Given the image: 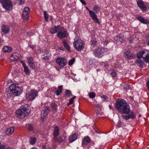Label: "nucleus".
Returning a JSON list of instances; mask_svg holds the SVG:
<instances>
[{
    "label": "nucleus",
    "instance_id": "obj_1",
    "mask_svg": "<svg viewBox=\"0 0 149 149\" xmlns=\"http://www.w3.org/2000/svg\"><path fill=\"white\" fill-rule=\"evenodd\" d=\"M117 111L121 114H129V119H133L136 117L134 113L131 111L130 107L129 104L124 100L118 98L116 100L115 104Z\"/></svg>",
    "mask_w": 149,
    "mask_h": 149
},
{
    "label": "nucleus",
    "instance_id": "obj_2",
    "mask_svg": "<svg viewBox=\"0 0 149 149\" xmlns=\"http://www.w3.org/2000/svg\"><path fill=\"white\" fill-rule=\"evenodd\" d=\"M31 109L29 106L27 104L22 105L19 109L16 111L17 117L19 118H23L29 115L31 112Z\"/></svg>",
    "mask_w": 149,
    "mask_h": 149
},
{
    "label": "nucleus",
    "instance_id": "obj_3",
    "mask_svg": "<svg viewBox=\"0 0 149 149\" xmlns=\"http://www.w3.org/2000/svg\"><path fill=\"white\" fill-rule=\"evenodd\" d=\"M74 48L77 51H80L82 50L85 46V42L82 40L79 39L74 40L73 43Z\"/></svg>",
    "mask_w": 149,
    "mask_h": 149
},
{
    "label": "nucleus",
    "instance_id": "obj_4",
    "mask_svg": "<svg viewBox=\"0 0 149 149\" xmlns=\"http://www.w3.org/2000/svg\"><path fill=\"white\" fill-rule=\"evenodd\" d=\"M3 8L6 10H10L13 7V4L10 0H0Z\"/></svg>",
    "mask_w": 149,
    "mask_h": 149
},
{
    "label": "nucleus",
    "instance_id": "obj_5",
    "mask_svg": "<svg viewBox=\"0 0 149 149\" xmlns=\"http://www.w3.org/2000/svg\"><path fill=\"white\" fill-rule=\"evenodd\" d=\"M38 95V92L36 90H31L26 95V99L28 101H32Z\"/></svg>",
    "mask_w": 149,
    "mask_h": 149
},
{
    "label": "nucleus",
    "instance_id": "obj_6",
    "mask_svg": "<svg viewBox=\"0 0 149 149\" xmlns=\"http://www.w3.org/2000/svg\"><path fill=\"white\" fill-rule=\"evenodd\" d=\"M91 140L89 137H84L82 141L81 146L84 148L88 149L91 146Z\"/></svg>",
    "mask_w": 149,
    "mask_h": 149
},
{
    "label": "nucleus",
    "instance_id": "obj_7",
    "mask_svg": "<svg viewBox=\"0 0 149 149\" xmlns=\"http://www.w3.org/2000/svg\"><path fill=\"white\" fill-rule=\"evenodd\" d=\"M9 89L12 94L18 96L20 94V88L15 84H11L9 87Z\"/></svg>",
    "mask_w": 149,
    "mask_h": 149
},
{
    "label": "nucleus",
    "instance_id": "obj_8",
    "mask_svg": "<svg viewBox=\"0 0 149 149\" xmlns=\"http://www.w3.org/2000/svg\"><path fill=\"white\" fill-rule=\"evenodd\" d=\"M60 30V31H59L57 34V36L58 38L62 39L68 36V33L66 29L63 27H62Z\"/></svg>",
    "mask_w": 149,
    "mask_h": 149
},
{
    "label": "nucleus",
    "instance_id": "obj_9",
    "mask_svg": "<svg viewBox=\"0 0 149 149\" xmlns=\"http://www.w3.org/2000/svg\"><path fill=\"white\" fill-rule=\"evenodd\" d=\"M85 7L86 9L88 11L90 16L94 21L95 23H100L97 17V16L95 14V12L89 10L88 8L86 6H85Z\"/></svg>",
    "mask_w": 149,
    "mask_h": 149
},
{
    "label": "nucleus",
    "instance_id": "obj_10",
    "mask_svg": "<svg viewBox=\"0 0 149 149\" xmlns=\"http://www.w3.org/2000/svg\"><path fill=\"white\" fill-rule=\"evenodd\" d=\"M123 55L125 58L128 60L133 59L136 56L134 54L131 53V51L129 50L124 52Z\"/></svg>",
    "mask_w": 149,
    "mask_h": 149
},
{
    "label": "nucleus",
    "instance_id": "obj_11",
    "mask_svg": "<svg viewBox=\"0 0 149 149\" xmlns=\"http://www.w3.org/2000/svg\"><path fill=\"white\" fill-rule=\"evenodd\" d=\"M93 54L96 57L98 58L102 57L104 56V52L101 48L98 47L93 52Z\"/></svg>",
    "mask_w": 149,
    "mask_h": 149
},
{
    "label": "nucleus",
    "instance_id": "obj_12",
    "mask_svg": "<svg viewBox=\"0 0 149 149\" xmlns=\"http://www.w3.org/2000/svg\"><path fill=\"white\" fill-rule=\"evenodd\" d=\"M21 57V55L19 53L16 52L13 53L10 56L9 58L11 62H14L16 61L18 59H19Z\"/></svg>",
    "mask_w": 149,
    "mask_h": 149
},
{
    "label": "nucleus",
    "instance_id": "obj_13",
    "mask_svg": "<svg viewBox=\"0 0 149 149\" xmlns=\"http://www.w3.org/2000/svg\"><path fill=\"white\" fill-rule=\"evenodd\" d=\"M137 4L140 9L143 11H146L147 10V6H146L143 1L141 0H139L137 1Z\"/></svg>",
    "mask_w": 149,
    "mask_h": 149
},
{
    "label": "nucleus",
    "instance_id": "obj_14",
    "mask_svg": "<svg viewBox=\"0 0 149 149\" xmlns=\"http://www.w3.org/2000/svg\"><path fill=\"white\" fill-rule=\"evenodd\" d=\"M56 62L58 65L61 67L65 66L67 64L66 60L65 58L60 57L56 59Z\"/></svg>",
    "mask_w": 149,
    "mask_h": 149
},
{
    "label": "nucleus",
    "instance_id": "obj_15",
    "mask_svg": "<svg viewBox=\"0 0 149 149\" xmlns=\"http://www.w3.org/2000/svg\"><path fill=\"white\" fill-rule=\"evenodd\" d=\"M61 28V27L60 25L54 26L50 29L49 32L53 34L59 31Z\"/></svg>",
    "mask_w": 149,
    "mask_h": 149
},
{
    "label": "nucleus",
    "instance_id": "obj_16",
    "mask_svg": "<svg viewBox=\"0 0 149 149\" xmlns=\"http://www.w3.org/2000/svg\"><path fill=\"white\" fill-rule=\"evenodd\" d=\"M136 18L143 24H149V20L145 19L143 17L140 15H136Z\"/></svg>",
    "mask_w": 149,
    "mask_h": 149
},
{
    "label": "nucleus",
    "instance_id": "obj_17",
    "mask_svg": "<svg viewBox=\"0 0 149 149\" xmlns=\"http://www.w3.org/2000/svg\"><path fill=\"white\" fill-rule=\"evenodd\" d=\"M78 136V134L76 133H74L70 135L68 138L69 143H71L75 141L77 139Z\"/></svg>",
    "mask_w": 149,
    "mask_h": 149
},
{
    "label": "nucleus",
    "instance_id": "obj_18",
    "mask_svg": "<svg viewBox=\"0 0 149 149\" xmlns=\"http://www.w3.org/2000/svg\"><path fill=\"white\" fill-rule=\"evenodd\" d=\"M27 59L28 64L30 65V67L32 69H35V65L33 62V58L31 57H29Z\"/></svg>",
    "mask_w": 149,
    "mask_h": 149
},
{
    "label": "nucleus",
    "instance_id": "obj_19",
    "mask_svg": "<svg viewBox=\"0 0 149 149\" xmlns=\"http://www.w3.org/2000/svg\"><path fill=\"white\" fill-rule=\"evenodd\" d=\"M1 30L4 33L6 34L10 31L9 26L7 25H2L1 27Z\"/></svg>",
    "mask_w": 149,
    "mask_h": 149
},
{
    "label": "nucleus",
    "instance_id": "obj_20",
    "mask_svg": "<svg viewBox=\"0 0 149 149\" xmlns=\"http://www.w3.org/2000/svg\"><path fill=\"white\" fill-rule=\"evenodd\" d=\"M62 42L65 49L68 52H70V46L68 43L67 40L65 39H63Z\"/></svg>",
    "mask_w": 149,
    "mask_h": 149
},
{
    "label": "nucleus",
    "instance_id": "obj_21",
    "mask_svg": "<svg viewBox=\"0 0 149 149\" xmlns=\"http://www.w3.org/2000/svg\"><path fill=\"white\" fill-rule=\"evenodd\" d=\"M54 139L55 141L58 143H60L63 142L65 139V137L63 138L61 136H56L54 138Z\"/></svg>",
    "mask_w": 149,
    "mask_h": 149
},
{
    "label": "nucleus",
    "instance_id": "obj_22",
    "mask_svg": "<svg viewBox=\"0 0 149 149\" xmlns=\"http://www.w3.org/2000/svg\"><path fill=\"white\" fill-rule=\"evenodd\" d=\"M3 51L4 52L9 53L13 50L12 47L9 46H5L2 49Z\"/></svg>",
    "mask_w": 149,
    "mask_h": 149
},
{
    "label": "nucleus",
    "instance_id": "obj_23",
    "mask_svg": "<svg viewBox=\"0 0 149 149\" xmlns=\"http://www.w3.org/2000/svg\"><path fill=\"white\" fill-rule=\"evenodd\" d=\"M59 133V129L57 126H56L55 127L53 133V138L56 136H58Z\"/></svg>",
    "mask_w": 149,
    "mask_h": 149
},
{
    "label": "nucleus",
    "instance_id": "obj_24",
    "mask_svg": "<svg viewBox=\"0 0 149 149\" xmlns=\"http://www.w3.org/2000/svg\"><path fill=\"white\" fill-rule=\"evenodd\" d=\"M136 63L139 67L142 68L144 65L145 63L140 59H138L136 60Z\"/></svg>",
    "mask_w": 149,
    "mask_h": 149
},
{
    "label": "nucleus",
    "instance_id": "obj_25",
    "mask_svg": "<svg viewBox=\"0 0 149 149\" xmlns=\"http://www.w3.org/2000/svg\"><path fill=\"white\" fill-rule=\"evenodd\" d=\"M51 56V54L48 51H46L44 54L42 56V58L45 60H48Z\"/></svg>",
    "mask_w": 149,
    "mask_h": 149
},
{
    "label": "nucleus",
    "instance_id": "obj_26",
    "mask_svg": "<svg viewBox=\"0 0 149 149\" xmlns=\"http://www.w3.org/2000/svg\"><path fill=\"white\" fill-rule=\"evenodd\" d=\"M50 106L52 109V110L54 112H57V105L54 102H52L50 103Z\"/></svg>",
    "mask_w": 149,
    "mask_h": 149
},
{
    "label": "nucleus",
    "instance_id": "obj_27",
    "mask_svg": "<svg viewBox=\"0 0 149 149\" xmlns=\"http://www.w3.org/2000/svg\"><path fill=\"white\" fill-rule=\"evenodd\" d=\"M14 128L13 127H10L8 128L6 132V134L7 135H10L14 132Z\"/></svg>",
    "mask_w": 149,
    "mask_h": 149
},
{
    "label": "nucleus",
    "instance_id": "obj_28",
    "mask_svg": "<svg viewBox=\"0 0 149 149\" xmlns=\"http://www.w3.org/2000/svg\"><path fill=\"white\" fill-rule=\"evenodd\" d=\"M146 53L145 50H142L138 52L136 54V57L138 59H140L141 58H143V54Z\"/></svg>",
    "mask_w": 149,
    "mask_h": 149
},
{
    "label": "nucleus",
    "instance_id": "obj_29",
    "mask_svg": "<svg viewBox=\"0 0 149 149\" xmlns=\"http://www.w3.org/2000/svg\"><path fill=\"white\" fill-rule=\"evenodd\" d=\"M63 86L61 85L58 86V89L56 90L55 92L56 93V95H59L62 92V89Z\"/></svg>",
    "mask_w": 149,
    "mask_h": 149
},
{
    "label": "nucleus",
    "instance_id": "obj_30",
    "mask_svg": "<svg viewBox=\"0 0 149 149\" xmlns=\"http://www.w3.org/2000/svg\"><path fill=\"white\" fill-rule=\"evenodd\" d=\"M37 141L36 138L31 137L29 139V142L30 144L31 145H34L35 144Z\"/></svg>",
    "mask_w": 149,
    "mask_h": 149
},
{
    "label": "nucleus",
    "instance_id": "obj_31",
    "mask_svg": "<svg viewBox=\"0 0 149 149\" xmlns=\"http://www.w3.org/2000/svg\"><path fill=\"white\" fill-rule=\"evenodd\" d=\"M72 95V94L70 90H65V96L69 97Z\"/></svg>",
    "mask_w": 149,
    "mask_h": 149
},
{
    "label": "nucleus",
    "instance_id": "obj_32",
    "mask_svg": "<svg viewBox=\"0 0 149 149\" xmlns=\"http://www.w3.org/2000/svg\"><path fill=\"white\" fill-rule=\"evenodd\" d=\"M110 74L113 78L115 77L117 75L116 71L114 69L111 70Z\"/></svg>",
    "mask_w": 149,
    "mask_h": 149
},
{
    "label": "nucleus",
    "instance_id": "obj_33",
    "mask_svg": "<svg viewBox=\"0 0 149 149\" xmlns=\"http://www.w3.org/2000/svg\"><path fill=\"white\" fill-rule=\"evenodd\" d=\"M29 14H28V13L23 12L22 15V18L24 19H28L29 17Z\"/></svg>",
    "mask_w": 149,
    "mask_h": 149
},
{
    "label": "nucleus",
    "instance_id": "obj_34",
    "mask_svg": "<svg viewBox=\"0 0 149 149\" xmlns=\"http://www.w3.org/2000/svg\"><path fill=\"white\" fill-rule=\"evenodd\" d=\"M47 114V113L45 112V111H42L41 112V118L42 120H44V119L45 118Z\"/></svg>",
    "mask_w": 149,
    "mask_h": 149
},
{
    "label": "nucleus",
    "instance_id": "obj_35",
    "mask_svg": "<svg viewBox=\"0 0 149 149\" xmlns=\"http://www.w3.org/2000/svg\"><path fill=\"white\" fill-rule=\"evenodd\" d=\"M91 45L93 46V47H95V46H96L97 44V41L96 39L91 40Z\"/></svg>",
    "mask_w": 149,
    "mask_h": 149
},
{
    "label": "nucleus",
    "instance_id": "obj_36",
    "mask_svg": "<svg viewBox=\"0 0 149 149\" xmlns=\"http://www.w3.org/2000/svg\"><path fill=\"white\" fill-rule=\"evenodd\" d=\"M26 127L29 131H32L33 130V127L32 125L30 124H27L26 125Z\"/></svg>",
    "mask_w": 149,
    "mask_h": 149
},
{
    "label": "nucleus",
    "instance_id": "obj_37",
    "mask_svg": "<svg viewBox=\"0 0 149 149\" xmlns=\"http://www.w3.org/2000/svg\"><path fill=\"white\" fill-rule=\"evenodd\" d=\"M96 114L97 116L98 117H101V116L104 115L103 112L101 111V110L98 111L97 110L96 112Z\"/></svg>",
    "mask_w": 149,
    "mask_h": 149
},
{
    "label": "nucleus",
    "instance_id": "obj_38",
    "mask_svg": "<svg viewBox=\"0 0 149 149\" xmlns=\"http://www.w3.org/2000/svg\"><path fill=\"white\" fill-rule=\"evenodd\" d=\"M99 7L96 5H95L93 8V10L95 11V13H97L100 9Z\"/></svg>",
    "mask_w": 149,
    "mask_h": 149
},
{
    "label": "nucleus",
    "instance_id": "obj_39",
    "mask_svg": "<svg viewBox=\"0 0 149 149\" xmlns=\"http://www.w3.org/2000/svg\"><path fill=\"white\" fill-rule=\"evenodd\" d=\"M143 58L144 59L146 63H148L149 62V53L147 54L146 55L145 57H143Z\"/></svg>",
    "mask_w": 149,
    "mask_h": 149
},
{
    "label": "nucleus",
    "instance_id": "obj_40",
    "mask_svg": "<svg viewBox=\"0 0 149 149\" xmlns=\"http://www.w3.org/2000/svg\"><path fill=\"white\" fill-rule=\"evenodd\" d=\"M24 71L26 74H29L30 73L29 71L28 68L26 66H24Z\"/></svg>",
    "mask_w": 149,
    "mask_h": 149
},
{
    "label": "nucleus",
    "instance_id": "obj_41",
    "mask_svg": "<svg viewBox=\"0 0 149 149\" xmlns=\"http://www.w3.org/2000/svg\"><path fill=\"white\" fill-rule=\"evenodd\" d=\"M44 17L46 21H48L49 17V15L47 13V12L45 10L44 12Z\"/></svg>",
    "mask_w": 149,
    "mask_h": 149
},
{
    "label": "nucleus",
    "instance_id": "obj_42",
    "mask_svg": "<svg viewBox=\"0 0 149 149\" xmlns=\"http://www.w3.org/2000/svg\"><path fill=\"white\" fill-rule=\"evenodd\" d=\"M101 98L104 102H107L108 100V97L106 95H102L101 97Z\"/></svg>",
    "mask_w": 149,
    "mask_h": 149
},
{
    "label": "nucleus",
    "instance_id": "obj_43",
    "mask_svg": "<svg viewBox=\"0 0 149 149\" xmlns=\"http://www.w3.org/2000/svg\"><path fill=\"white\" fill-rule=\"evenodd\" d=\"M76 98L75 96H74L71 98L69 101V102L67 104V105L69 106L71 104L73 103L74 101V99Z\"/></svg>",
    "mask_w": 149,
    "mask_h": 149
},
{
    "label": "nucleus",
    "instance_id": "obj_44",
    "mask_svg": "<svg viewBox=\"0 0 149 149\" xmlns=\"http://www.w3.org/2000/svg\"><path fill=\"white\" fill-rule=\"evenodd\" d=\"M88 95L91 98H93L95 97V94L93 92H90L88 94Z\"/></svg>",
    "mask_w": 149,
    "mask_h": 149
},
{
    "label": "nucleus",
    "instance_id": "obj_45",
    "mask_svg": "<svg viewBox=\"0 0 149 149\" xmlns=\"http://www.w3.org/2000/svg\"><path fill=\"white\" fill-rule=\"evenodd\" d=\"M23 12H25L26 13H28V14H29L30 12V9L28 7H25L24 8Z\"/></svg>",
    "mask_w": 149,
    "mask_h": 149
},
{
    "label": "nucleus",
    "instance_id": "obj_46",
    "mask_svg": "<svg viewBox=\"0 0 149 149\" xmlns=\"http://www.w3.org/2000/svg\"><path fill=\"white\" fill-rule=\"evenodd\" d=\"M75 61V58H74L70 60L69 62V65H72Z\"/></svg>",
    "mask_w": 149,
    "mask_h": 149
},
{
    "label": "nucleus",
    "instance_id": "obj_47",
    "mask_svg": "<svg viewBox=\"0 0 149 149\" xmlns=\"http://www.w3.org/2000/svg\"><path fill=\"white\" fill-rule=\"evenodd\" d=\"M121 117L123 119H125L127 120H128L129 119L128 115H125L123 114L122 115Z\"/></svg>",
    "mask_w": 149,
    "mask_h": 149
},
{
    "label": "nucleus",
    "instance_id": "obj_48",
    "mask_svg": "<svg viewBox=\"0 0 149 149\" xmlns=\"http://www.w3.org/2000/svg\"><path fill=\"white\" fill-rule=\"evenodd\" d=\"M5 146L3 145H1V143L0 141V149H5ZM6 149H12L10 147H8L6 148Z\"/></svg>",
    "mask_w": 149,
    "mask_h": 149
},
{
    "label": "nucleus",
    "instance_id": "obj_49",
    "mask_svg": "<svg viewBox=\"0 0 149 149\" xmlns=\"http://www.w3.org/2000/svg\"><path fill=\"white\" fill-rule=\"evenodd\" d=\"M43 111H45V112L47 113L50 111L48 107H45L44 109V110Z\"/></svg>",
    "mask_w": 149,
    "mask_h": 149
},
{
    "label": "nucleus",
    "instance_id": "obj_50",
    "mask_svg": "<svg viewBox=\"0 0 149 149\" xmlns=\"http://www.w3.org/2000/svg\"><path fill=\"white\" fill-rule=\"evenodd\" d=\"M94 107H95L98 108L100 110L101 109V106L100 104H95L94 105Z\"/></svg>",
    "mask_w": 149,
    "mask_h": 149
},
{
    "label": "nucleus",
    "instance_id": "obj_51",
    "mask_svg": "<svg viewBox=\"0 0 149 149\" xmlns=\"http://www.w3.org/2000/svg\"><path fill=\"white\" fill-rule=\"evenodd\" d=\"M123 124V123L121 121H119L118 122V125L119 127H121Z\"/></svg>",
    "mask_w": 149,
    "mask_h": 149
},
{
    "label": "nucleus",
    "instance_id": "obj_52",
    "mask_svg": "<svg viewBox=\"0 0 149 149\" xmlns=\"http://www.w3.org/2000/svg\"><path fill=\"white\" fill-rule=\"evenodd\" d=\"M20 62L22 64L23 67H24V66H25L26 65V64L23 61H22V60L20 61Z\"/></svg>",
    "mask_w": 149,
    "mask_h": 149
},
{
    "label": "nucleus",
    "instance_id": "obj_53",
    "mask_svg": "<svg viewBox=\"0 0 149 149\" xmlns=\"http://www.w3.org/2000/svg\"><path fill=\"white\" fill-rule=\"evenodd\" d=\"M84 5H86V2L83 0H79Z\"/></svg>",
    "mask_w": 149,
    "mask_h": 149
},
{
    "label": "nucleus",
    "instance_id": "obj_54",
    "mask_svg": "<svg viewBox=\"0 0 149 149\" xmlns=\"http://www.w3.org/2000/svg\"><path fill=\"white\" fill-rule=\"evenodd\" d=\"M146 42L147 45H149V37L146 39Z\"/></svg>",
    "mask_w": 149,
    "mask_h": 149
},
{
    "label": "nucleus",
    "instance_id": "obj_55",
    "mask_svg": "<svg viewBox=\"0 0 149 149\" xmlns=\"http://www.w3.org/2000/svg\"><path fill=\"white\" fill-rule=\"evenodd\" d=\"M130 86H127L125 87L124 88L127 90H129L130 89Z\"/></svg>",
    "mask_w": 149,
    "mask_h": 149
},
{
    "label": "nucleus",
    "instance_id": "obj_56",
    "mask_svg": "<svg viewBox=\"0 0 149 149\" xmlns=\"http://www.w3.org/2000/svg\"><path fill=\"white\" fill-rule=\"evenodd\" d=\"M24 3V1L23 0H19V3L20 4H22Z\"/></svg>",
    "mask_w": 149,
    "mask_h": 149
},
{
    "label": "nucleus",
    "instance_id": "obj_57",
    "mask_svg": "<svg viewBox=\"0 0 149 149\" xmlns=\"http://www.w3.org/2000/svg\"><path fill=\"white\" fill-rule=\"evenodd\" d=\"M29 46L32 49H33L35 47V46L33 45H29Z\"/></svg>",
    "mask_w": 149,
    "mask_h": 149
},
{
    "label": "nucleus",
    "instance_id": "obj_58",
    "mask_svg": "<svg viewBox=\"0 0 149 149\" xmlns=\"http://www.w3.org/2000/svg\"><path fill=\"white\" fill-rule=\"evenodd\" d=\"M59 49L62 51H64V49L62 47H59Z\"/></svg>",
    "mask_w": 149,
    "mask_h": 149
},
{
    "label": "nucleus",
    "instance_id": "obj_59",
    "mask_svg": "<svg viewBox=\"0 0 149 149\" xmlns=\"http://www.w3.org/2000/svg\"><path fill=\"white\" fill-rule=\"evenodd\" d=\"M108 66V63L107 62H105L104 64V66L106 67Z\"/></svg>",
    "mask_w": 149,
    "mask_h": 149
},
{
    "label": "nucleus",
    "instance_id": "obj_60",
    "mask_svg": "<svg viewBox=\"0 0 149 149\" xmlns=\"http://www.w3.org/2000/svg\"><path fill=\"white\" fill-rule=\"evenodd\" d=\"M109 107L110 109H112V106L111 105H109Z\"/></svg>",
    "mask_w": 149,
    "mask_h": 149
},
{
    "label": "nucleus",
    "instance_id": "obj_61",
    "mask_svg": "<svg viewBox=\"0 0 149 149\" xmlns=\"http://www.w3.org/2000/svg\"><path fill=\"white\" fill-rule=\"evenodd\" d=\"M46 146L45 145H43L42 146V149H45L46 148Z\"/></svg>",
    "mask_w": 149,
    "mask_h": 149
},
{
    "label": "nucleus",
    "instance_id": "obj_62",
    "mask_svg": "<svg viewBox=\"0 0 149 149\" xmlns=\"http://www.w3.org/2000/svg\"><path fill=\"white\" fill-rule=\"evenodd\" d=\"M31 149H38L35 147H33L31 148Z\"/></svg>",
    "mask_w": 149,
    "mask_h": 149
},
{
    "label": "nucleus",
    "instance_id": "obj_63",
    "mask_svg": "<svg viewBox=\"0 0 149 149\" xmlns=\"http://www.w3.org/2000/svg\"><path fill=\"white\" fill-rule=\"evenodd\" d=\"M92 143V145H95V143L94 142H93Z\"/></svg>",
    "mask_w": 149,
    "mask_h": 149
},
{
    "label": "nucleus",
    "instance_id": "obj_64",
    "mask_svg": "<svg viewBox=\"0 0 149 149\" xmlns=\"http://www.w3.org/2000/svg\"><path fill=\"white\" fill-rule=\"evenodd\" d=\"M95 149H101L100 148H95Z\"/></svg>",
    "mask_w": 149,
    "mask_h": 149
}]
</instances>
